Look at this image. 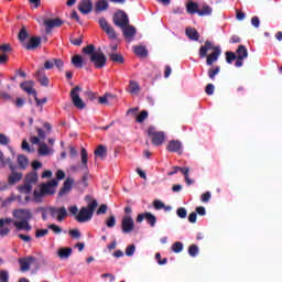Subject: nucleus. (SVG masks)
Listing matches in <instances>:
<instances>
[{
	"instance_id": "obj_53",
	"label": "nucleus",
	"mask_w": 282,
	"mask_h": 282,
	"mask_svg": "<svg viewBox=\"0 0 282 282\" xmlns=\"http://www.w3.org/2000/svg\"><path fill=\"white\" fill-rule=\"evenodd\" d=\"M83 52L85 54H88L90 56H93L94 54H96V51L94 50V45H88L86 47H84Z\"/></svg>"
},
{
	"instance_id": "obj_8",
	"label": "nucleus",
	"mask_w": 282,
	"mask_h": 282,
	"mask_svg": "<svg viewBox=\"0 0 282 282\" xmlns=\"http://www.w3.org/2000/svg\"><path fill=\"white\" fill-rule=\"evenodd\" d=\"M148 135L151 138L152 144L155 147H160V144L164 142V132H160L153 127L148 129Z\"/></svg>"
},
{
	"instance_id": "obj_60",
	"label": "nucleus",
	"mask_w": 282,
	"mask_h": 282,
	"mask_svg": "<svg viewBox=\"0 0 282 282\" xmlns=\"http://www.w3.org/2000/svg\"><path fill=\"white\" fill-rule=\"evenodd\" d=\"M153 206L156 210H162V208H164V203L162 200H154Z\"/></svg>"
},
{
	"instance_id": "obj_62",
	"label": "nucleus",
	"mask_w": 282,
	"mask_h": 282,
	"mask_svg": "<svg viewBox=\"0 0 282 282\" xmlns=\"http://www.w3.org/2000/svg\"><path fill=\"white\" fill-rule=\"evenodd\" d=\"M54 59H51V61H46L44 63V69H53L54 68Z\"/></svg>"
},
{
	"instance_id": "obj_13",
	"label": "nucleus",
	"mask_w": 282,
	"mask_h": 282,
	"mask_svg": "<svg viewBox=\"0 0 282 282\" xmlns=\"http://www.w3.org/2000/svg\"><path fill=\"white\" fill-rule=\"evenodd\" d=\"M113 23L118 28H124V25H129V17L123 11H119L113 17Z\"/></svg>"
},
{
	"instance_id": "obj_34",
	"label": "nucleus",
	"mask_w": 282,
	"mask_h": 282,
	"mask_svg": "<svg viewBox=\"0 0 282 282\" xmlns=\"http://www.w3.org/2000/svg\"><path fill=\"white\" fill-rule=\"evenodd\" d=\"M186 8L189 14H197L199 12V4L197 2H188Z\"/></svg>"
},
{
	"instance_id": "obj_10",
	"label": "nucleus",
	"mask_w": 282,
	"mask_h": 282,
	"mask_svg": "<svg viewBox=\"0 0 282 282\" xmlns=\"http://www.w3.org/2000/svg\"><path fill=\"white\" fill-rule=\"evenodd\" d=\"M70 98L73 105H75L77 109H85V104L80 98V87L76 86L75 88H73V90L70 91Z\"/></svg>"
},
{
	"instance_id": "obj_22",
	"label": "nucleus",
	"mask_w": 282,
	"mask_h": 282,
	"mask_svg": "<svg viewBox=\"0 0 282 282\" xmlns=\"http://www.w3.org/2000/svg\"><path fill=\"white\" fill-rule=\"evenodd\" d=\"M23 91H26L30 96H36V90H34V82L28 80L20 85Z\"/></svg>"
},
{
	"instance_id": "obj_38",
	"label": "nucleus",
	"mask_w": 282,
	"mask_h": 282,
	"mask_svg": "<svg viewBox=\"0 0 282 282\" xmlns=\"http://www.w3.org/2000/svg\"><path fill=\"white\" fill-rule=\"evenodd\" d=\"M133 51H134V54H137V56H141L142 58H144V56L149 54V52L147 51V47L144 46H134Z\"/></svg>"
},
{
	"instance_id": "obj_18",
	"label": "nucleus",
	"mask_w": 282,
	"mask_h": 282,
	"mask_svg": "<svg viewBox=\"0 0 282 282\" xmlns=\"http://www.w3.org/2000/svg\"><path fill=\"white\" fill-rule=\"evenodd\" d=\"M78 10L82 14H89L94 10V2L91 0H82L78 4Z\"/></svg>"
},
{
	"instance_id": "obj_42",
	"label": "nucleus",
	"mask_w": 282,
	"mask_h": 282,
	"mask_svg": "<svg viewBox=\"0 0 282 282\" xmlns=\"http://www.w3.org/2000/svg\"><path fill=\"white\" fill-rule=\"evenodd\" d=\"M72 63L74 65V67H83V57L80 55H75L72 58Z\"/></svg>"
},
{
	"instance_id": "obj_31",
	"label": "nucleus",
	"mask_w": 282,
	"mask_h": 282,
	"mask_svg": "<svg viewBox=\"0 0 282 282\" xmlns=\"http://www.w3.org/2000/svg\"><path fill=\"white\" fill-rule=\"evenodd\" d=\"M59 259H69L72 257V248H61L57 250Z\"/></svg>"
},
{
	"instance_id": "obj_20",
	"label": "nucleus",
	"mask_w": 282,
	"mask_h": 282,
	"mask_svg": "<svg viewBox=\"0 0 282 282\" xmlns=\"http://www.w3.org/2000/svg\"><path fill=\"white\" fill-rule=\"evenodd\" d=\"M121 30L127 41H133V36H135V32H137L135 26L127 24L123 28H121Z\"/></svg>"
},
{
	"instance_id": "obj_33",
	"label": "nucleus",
	"mask_w": 282,
	"mask_h": 282,
	"mask_svg": "<svg viewBox=\"0 0 282 282\" xmlns=\"http://www.w3.org/2000/svg\"><path fill=\"white\" fill-rule=\"evenodd\" d=\"M4 166H10L11 171L14 170L12 166V161L10 159H4L3 158V152L0 151V169H3Z\"/></svg>"
},
{
	"instance_id": "obj_11",
	"label": "nucleus",
	"mask_w": 282,
	"mask_h": 282,
	"mask_svg": "<svg viewBox=\"0 0 282 282\" xmlns=\"http://www.w3.org/2000/svg\"><path fill=\"white\" fill-rule=\"evenodd\" d=\"M80 166L73 165L70 166V171H78V169H84L87 171L89 169V153H87V150L85 148H82L80 150Z\"/></svg>"
},
{
	"instance_id": "obj_37",
	"label": "nucleus",
	"mask_w": 282,
	"mask_h": 282,
	"mask_svg": "<svg viewBox=\"0 0 282 282\" xmlns=\"http://www.w3.org/2000/svg\"><path fill=\"white\" fill-rule=\"evenodd\" d=\"M23 177V174L13 172L9 176V184H17L18 182H21V178Z\"/></svg>"
},
{
	"instance_id": "obj_1",
	"label": "nucleus",
	"mask_w": 282,
	"mask_h": 282,
	"mask_svg": "<svg viewBox=\"0 0 282 282\" xmlns=\"http://www.w3.org/2000/svg\"><path fill=\"white\" fill-rule=\"evenodd\" d=\"M13 226L17 230H32V226H30V219H32V212L28 208H18L13 209Z\"/></svg>"
},
{
	"instance_id": "obj_30",
	"label": "nucleus",
	"mask_w": 282,
	"mask_h": 282,
	"mask_svg": "<svg viewBox=\"0 0 282 282\" xmlns=\"http://www.w3.org/2000/svg\"><path fill=\"white\" fill-rule=\"evenodd\" d=\"M198 17H210L213 14V8L208 4H204L202 9L197 11Z\"/></svg>"
},
{
	"instance_id": "obj_5",
	"label": "nucleus",
	"mask_w": 282,
	"mask_h": 282,
	"mask_svg": "<svg viewBox=\"0 0 282 282\" xmlns=\"http://www.w3.org/2000/svg\"><path fill=\"white\" fill-rule=\"evenodd\" d=\"M96 208H98V202H90L87 207H83L79 210V214L76 216V219L79 221V224H85V221L91 220V217H94V212L96 210Z\"/></svg>"
},
{
	"instance_id": "obj_25",
	"label": "nucleus",
	"mask_w": 282,
	"mask_h": 282,
	"mask_svg": "<svg viewBox=\"0 0 282 282\" xmlns=\"http://www.w3.org/2000/svg\"><path fill=\"white\" fill-rule=\"evenodd\" d=\"M95 158L96 160H105L107 158V147L105 145H99L96 150H95Z\"/></svg>"
},
{
	"instance_id": "obj_12",
	"label": "nucleus",
	"mask_w": 282,
	"mask_h": 282,
	"mask_svg": "<svg viewBox=\"0 0 282 282\" xmlns=\"http://www.w3.org/2000/svg\"><path fill=\"white\" fill-rule=\"evenodd\" d=\"M236 63L235 65L237 67H242L243 66V61H246V58H248V48H246V46L243 45H239L238 50L236 51Z\"/></svg>"
},
{
	"instance_id": "obj_35",
	"label": "nucleus",
	"mask_w": 282,
	"mask_h": 282,
	"mask_svg": "<svg viewBox=\"0 0 282 282\" xmlns=\"http://www.w3.org/2000/svg\"><path fill=\"white\" fill-rule=\"evenodd\" d=\"M107 8H109V3L107 2V0H99L95 4V9L97 10V12H102L107 10Z\"/></svg>"
},
{
	"instance_id": "obj_17",
	"label": "nucleus",
	"mask_w": 282,
	"mask_h": 282,
	"mask_svg": "<svg viewBox=\"0 0 282 282\" xmlns=\"http://www.w3.org/2000/svg\"><path fill=\"white\" fill-rule=\"evenodd\" d=\"M148 221V224H150V226H155L158 219L155 218V216H153V214L147 212L143 214H139L137 217V224H142L143 221Z\"/></svg>"
},
{
	"instance_id": "obj_24",
	"label": "nucleus",
	"mask_w": 282,
	"mask_h": 282,
	"mask_svg": "<svg viewBox=\"0 0 282 282\" xmlns=\"http://www.w3.org/2000/svg\"><path fill=\"white\" fill-rule=\"evenodd\" d=\"M182 150V142L172 140L167 144V151H171L172 153H180Z\"/></svg>"
},
{
	"instance_id": "obj_39",
	"label": "nucleus",
	"mask_w": 282,
	"mask_h": 282,
	"mask_svg": "<svg viewBox=\"0 0 282 282\" xmlns=\"http://www.w3.org/2000/svg\"><path fill=\"white\" fill-rule=\"evenodd\" d=\"M129 91L130 94L138 96V94H140V85H138L135 82H130Z\"/></svg>"
},
{
	"instance_id": "obj_55",
	"label": "nucleus",
	"mask_w": 282,
	"mask_h": 282,
	"mask_svg": "<svg viewBox=\"0 0 282 282\" xmlns=\"http://www.w3.org/2000/svg\"><path fill=\"white\" fill-rule=\"evenodd\" d=\"M10 279V275L7 271H0V281L1 282H8Z\"/></svg>"
},
{
	"instance_id": "obj_23",
	"label": "nucleus",
	"mask_w": 282,
	"mask_h": 282,
	"mask_svg": "<svg viewBox=\"0 0 282 282\" xmlns=\"http://www.w3.org/2000/svg\"><path fill=\"white\" fill-rule=\"evenodd\" d=\"M37 135L39 137L32 135L30 138L31 144H41V141L45 140V138H46L45 131H43V129H41V128H37Z\"/></svg>"
},
{
	"instance_id": "obj_9",
	"label": "nucleus",
	"mask_w": 282,
	"mask_h": 282,
	"mask_svg": "<svg viewBox=\"0 0 282 282\" xmlns=\"http://www.w3.org/2000/svg\"><path fill=\"white\" fill-rule=\"evenodd\" d=\"M98 23H99V26L101 28V30L104 32H106L107 36H109V39H116V36H117L116 30L113 29V26H111V24H109L107 19L99 18Z\"/></svg>"
},
{
	"instance_id": "obj_21",
	"label": "nucleus",
	"mask_w": 282,
	"mask_h": 282,
	"mask_svg": "<svg viewBox=\"0 0 282 282\" xmlns=\"http://www.w3.org/2000/svg\"><path fill=\"white\" fill-rule=\"evenodd\" d=\"M44 25L47 28L46 32H50L53 28H61L63 21L61 19H45Z\"/></svg>"
},
{
	"instance_id": "obj_27",
	"label": "nucleus",
	"mask_w": 282,
	"mask_h": 282,
	"mask_svg": "<svg viewBox=\"0 0 282 282\" xmlns=\"http://www.w3.org/2000/svg\"><path fill=\"white\" fill-rule=\"evenodd\" d=\"M186 36L191 39V41H198L199 40V32H197L195 29L187 26L185 30Z\"/></svg>"
},
{
	"instance_id": "obj_2",
	"label": "nucleus",
	"mask_w": 282,
	"mask_h": 282,
	"mask_svg": "<svg viewBox=\"0 0 282 282\" xmlns=\"http://www.w3.org/2000/svg\"><path fill=\"white\" fill-rule=\"evenodd\" d=\"M198 54L200 58H206L207 56V65H213L219 61V56H221V48L213 45V42L207 41L205 42V45L200 46Z\"/></svg>"
},
{
	"instance_id": "obj_50",
	"label": "nucleus",
	"mask_w": 282,
	"mask_h": 282,
	"mask_svg": "<svg viewBox=\"0 0 282 282\" xmlns=\"http://www.w3.org/2000/svg\"><path fill=\"white\" fill-rule=\"evenodd\" d=\"M106 226L108 228H113V226H116V216H110L107 220H106Z\"/></svg>"
},
{
	"instance_id": "obj_29",
	"label": "nucleus",
	"mask_w": 282,
	"mask_h": 282,
	"mask_svg": "<svg viewBox=\"0 0 282 282\" xmlns=\"http://www.w3.org/2000/svg\"><path fill=\"white\" fill-rule=\"evenodd\" d=\"M39 45H41V37H31L25 47L26 50H36Z\"/></svg>"
},
{
	"instance_id": "obj_63",
	"label": "nucleus",
	"mask_w": 282,
	"mask_h": 282,
	"mask_svg": "<svg viewBox=\"0 0 282 282\" xmlns=\"http://www.w3.org/2000/svg\"><path fill=\"white\" fill-rule=\"evenodd\" d=\"M251 24L253 25V28H259V25H261V21L259 20L258 17H253L251 19Z\"/></svg>"
},
{
	"instance_id": "obj_32",
	"label": "nucleus",
	"mask_w": 282,
	"mask_h": 282,
	"mask_svg": "<svg viewBox=\"0 0 282 282\" xmlns=\"http://www.w3.org/2000/svg\"><path fill=\"white\" fill-rule=\"evenodd\" d=\"M36 76L41 85H43L44 87H47V85H50V79L47 78V76L43 75V69L39 70Z\"/></svg>"
},
{
	"instance_id": "obj_61",
	"label": "nucleus",
	"mask_w": 282,
	"mask_h": 282,
	"mask_svg": "<svg viewBox=\"0 0 282 282\" xmlns=\"http://www.w3.org/2000/svg\"><path fill=\"white\" fill-rule=\"evenodd\" d=\"M70 237H73V239H79L80 238V231H78V229H72L69 231Z\"/></svg>"
},
{
	"instance_id": "obj_6",
	"label": "nucleus",
	"mask_w": 282,
	"mask_h": 282,
	"mask_svg": "<svg viewBox=\"0 0 282 282\" xmlns=\"http://www.w3.org/2000/svg\"><path fill=\"white\" fill-rule=\"evenodd\" d=\"M90 62L93 63V65H95L96 69H102V67L107 65V56H105V53L96 51L90 56Z\"/></svg>"
},
{
	"instance_id": "obj_7",
	"label": "nucleus",
	"mask_w": 282,
	"mask_h": 282,
	"mask_svg": "<svg viewBox=\"0 0 282 282\" xmlns=\"http://www.w3.org/2000/svg\"><path fill=\"white\" fill-rule=\"evenodd\" d=\"M135 229V220H133V216L124 215L121 219V230L124 234L133 232Z\"/></svg>"
},
{
	"instance_id": "obj_59",
	"label": "nucleus",
	"mask_w": 282,
	"mask_h": 282,
	"mask_svg": "<svg viewBox=\"0 0 282 282\" xmlns=\"http://www.w3.org/2000/svg\"><path fill=\"white\" fill-rule=\"evenodd\" d=\"M210 197H212L210 192H206L205 194H203L200 196V199L203 203H208V202H210Z\"/></svg>"
},
{
	"instance_id": "obj_43",
	"label": "nucleus",
	"mask_w": 282,
	"mask_h": 282,
	"mask_svg": "<svg viewBox=\"0 0 282 282\" xmlns=\"http://www.w3.org/2000/svg\"><path fill=\"white\" fill-rule=\"evenodd\" d=\"M149 118V112L147 110H142L141 113L137 117V122L142 123Z\"/></svg>"
},
{
	"instance_id": "obj_36",
	"label": "nucleus",
	"mask_w": 282,
	"mask_h": 282,
	"mask_svg": "<svg viewBox=\"0 0 282 282\" xmlns=\"http://www.w3.org/2000/svg\"><path fill=\"white\" fill-rule=\"evenodd\" d=\"M18 164H19L20 169H28V166H30V161L28 160V158L25 155H19Z\"/></svg>"
},
{
	"instance_id": "obj_4",
	"label": "nucleus",
	"mask_w": 282,
	"mask_h": 282,
	"mask_svg": "<svg viewBox=\"0 0 282 282\" xmlns=\"http://www.w3.org/2000/svg\"><path fill=\"white\" fill-rule=\"evenodd\" d=\"M36 182H39V175L36 172L30 173L25 176L24 184L17 187L18 192L22 195V199L30 197V193H32V186H34Z\"/></svg>"
},
{
	"instance_id": "obj_26",
	"label": "nucleus",
	"mask_w": 282,
	"mask_h": 282,
	"mask_svg": "<svg viewBox=\"0 0 282 282\" xmlns=\"http://www.w3.org/2000/svg\"><path fill=\"white\" fill-rule=\"evenodd\" d=\"M72 186H74L73 178H66L64 182L63 188L59 191V195H67L69 191H72Z\"/></svg>"
},
{
	"instance_id": "obj_56",
	"label": "nucleus",
	"mask_w": 282,
	"mask_h": 282,
	"mask_svg": "<svg viewBox=\"0 0 282 282\" xmlns=\"http://www.w3.org/2000/svg\"><path fill=\"white\" fill-rule=\"evenodd\" d=\"M25 39H28V31L25 30V28H23L19 33V40L23 42L25 41Z\"/></svg>"
},
{
	"instance_id": "obj_14",
	"label": "nucleus",
	"mask_w": 282,
	"mask_h": 282,
	"mask_svg": "<svg viewBox=\"0 0 282 282\" xmlns=\"http://www.w3.org/2000/svg\"><path fill=\"white\" fill-rule=\"evenodd\" d=\"M50 213L57 221H63L67 217V209L65 207H51Z\"/></svg>"
},
{
	"instance_id": "obj_57",
	"label": "nucleus",
	"mask_w": 282,
	"mask_h": 282,
	"mask_svg": "<svg viewBox=\"0 0 282 282\" xmlns=\"http://www.w3.org/2000/svg\"><path fill=\"white\" fill-rule=\"evenodd\" d=\"M47 232H50V230H47V229H37L35 232V237H37V238L45 237V235H47Z\"/></svg>"
},
{
	"instance_id": "obj_48",
	"label": "nucleus",
	"mask_w": 282,
	"mask_h": 282,
	"mask_svg": "<svg viewBox=\"0 0 282 282\" xmlns=\"http://www.w3.org/2000/svg\"><path fill=\"white\" fill-rule=\"evenodd\" d=\"M135 253V247L133 245H129L126 248V254L127 257H133V254Z\"/></svg>"
},
{
	"instance_id": "obj_19",
	"label": "nucleus",
	"mask_w": 282,
	"mask_h": 282,
	"mask_svg": "<svg viewBox=\"0 0 282 282\" xmlns=\"http://www.w3.org/2000/svg\"><path fill=\"white\" fill-rule=\"evenodd\" d=\"M14 219L12 218H6V219H0V235L1 237H6L10 232V224H13Z\"/></svg>"
},
{
	"instance_id": "obj_54",
	"label": "nucleus",
	"mask_w": 282,
	"mask_h": 282,
	"mask_svg": "<svg viewBox=\"0 0 282 282\" xmlns=\"http://www.w3.org/2000/svg\"><path fill=\"white\" fill-rule=\"evenodd\" d=\"M205 91L208 96H213V94H215V86L213 84H208L205 88Z\"/></svg>"
},
{
	"instance_id": "obj_44",
	"label": "nucleus",
	"mask_w": 282,
	"mask_h": 282,
	"mask_svg": "<svg viewBox=\"0 0 282 282\" xmlns=\"http://www.w3.org/2000/svg\"><path fill=\"white\" fill-rule=\"evenodd\" d=\"M188 254L191 257H197V254H199V248L196 245H192L188 248Z\"/></svg>"
},
{
	"instance_id": "obj_28",
	"label": "nucleus",
	"mask_w": 282,
	"mask_h": 282,
	"mask_svg": "<svg viewBox=\"0 0 282 282\" xmlns=\"http://www.w3.org/2000/svg\"><path fill=\"white\" fill-rule=\"evenodd\" d=\"M37 144H40L37 149L39 155H52L53 153L52 148L47 147V144L45 143H37Z\"/></svg>"
},
{
	"instance_id": "obj_16",
	"label": "nucleus",
	"mask_w": 282,
	"mask_h": 282,
	"mask_svg": "<svg viewBox=\"0 0 282 282\" xmlns=\"http://www.w3.org/2000/svg\"><path fill=\"white\" fill-rule=\"evenodd\" d=\"M34 263H36V259H34V257L21 258L19 260L21 272H28Z\"/></svg>"
},
{
	"instance_id": "obj_49",
	"label": "nucleus",
	"mask_w": 282,
	"mask_h": 282,
	"mask_svg": "<svg viewBox=\"0 0 282 282\" xmlns=\"http://www.w3.org/2000/svg\"><path fill=\"white\" fill-rule=\"evenodd\" d=\"M176 215L181 218V219H186V215H187V212H186V208L184 207H180L176 212Z\"/></svg>"
},
{
	"instance_id": "obj_3",
	"label": "nucleus",
	"mask_w": 282,
	"mask_h": 282,
	"mask_svg": "<svg viewBox=\"0 0 282 282\" xmlns=\"http://www.w3.org/2000/svg\"><path fill=\"white\" fill-rule=\"evenodd\" d=\"M57 186H58V181H56L55 178L48 181L47 183L41 184L33 192L35 202H41V199H43V197L47 195H54V193H56Z\"/></svg>"
},
{
	"instance_id": "obj_47",
	"label": "nucleus",
	"mask_w": 282,
	"mask_h": 282,
	"mask_svg": "<svg viewBox=\"0 0 282 282\" xmlns=\"http://www.w3.org/2000/svg\"><path fill=\"white\" fill-rule=\"evenodd\" d=\"M237 58V54L232 53V52H227L226 53V62L227 63H232V61H236Z\"/></svg>"
},
{
	"instance_id": "obj_41",
	"label": "nucleus",
	"mask_w": 282,
	"mask_h": 282,
	"mask_svg": "<svg viewBox=\"0 0 282 282\" xmlns=\"http://www.w3.org/2000/svg\"><path fill=\"white\" fill-rule=\"evenodd\" d=\"M111 100H113V95L111 94H106L105 96L99 97L100 105H109Z\"/></svg>"
},
{
	"instance_id": "obj_45",
	"label": "nucleus",
	"mask_w": 282,
	"mask_h": 282,
	"mask_svg": "<svg viewBox=\"0 0 282 282\" xmlns=\"http://www.w3.org/2000/svg\"><path fill=\"white\" fill-rule=\"evenodd\" d=\"M172 250L173 252H176V253L182 252V250H184V243L175 242L174 245H172Z\"/></svg>"
},
{
	"instance_id": "obj_51",
	"label": "nucleus",
	"mask_w": 282,
	"mask_h": 282,
	"mask_svg": "<svg viewBox=\"0 0 282 282\" xmlns=\"http://www.w3.org/2000/svg\"><path fill=\"white\" fill-rule=\"evenodd\" d=\"M0 144L6 147L7 144H10V138L8 135L0 133Z\"/></svg>"
},
{
	"instance_id": "obj_52",
	"label": "nucleus",
	"mask_w": 282,
	"mask_h": 282,
	"mask_svg": "<svg viewBox=\"0 0 282 282\" xmlns=\"http://www.w3.org/2000/svg\"><path fill=\"white\" fill-rule=\"evenodd\" d=\"M50 230H52L55 235H61L63 229L57 225H48Z\"/></svg>"
},
{
	"instance_id": "obj_15",
	"label": "nucleus",
	"mask_w": 282,
	"mask_h": 282,
	"mask_svg": "<svg viewBox=\"0 0 282 282\" xmlns=\"http://www.w3.org/2000/svg\"><path fill=\"white\" fill-rule=\"evenodd\" d=\"M31 197L30 196H24L23 198V195H14V194H11L6 200H4V204L8 205V204H12V202H19V204H22V206H25V204H29V202H31Z\"/></svg>"
},
{
	"instance_id": "obj_58",
	"label": "nucleus",
	"mask_w": 282,
	"mask_h": 282,
	"mask_svg": "<svg viewBox=\"0 0 282 282\" xmlns=\"http://www.w3.org/2000/svg\"><path fill=\"white\" fill-rule=\"evenodd\" d=\"M22 150L26 151L28 153H32V151H34V150L30 149V143H28L26 140L22 141Z\"/></svg>"
},
{
	"instance_id": "obj_46",
	"label": "nucleus",
	"mask_w": 282,
	"mask_h": 282,
	"mask_svg": "<svg viewBox=\"0 0 282 282\" xmlns=\"http://www.w3.org/2000/svg\"><path fill=\"white\" fill-rule=\"evenodd\" d=\"M219 66H217V67H215V68H210L209 70H208V76H209V78L212 79V80H215V76L217 75V74H219Z\"/></svg>"
},
{
	"instance_id": "obj_64",
	"label": "nucleus",
	"mask_w": 282,
	"mask_h": 282,
	"mask_svg": "<svg viewBox=\"0 0 282 282\" xmlns=\"http://www.w3.org/2000/svg\"><path fill=\"white\" fill-rule=\"evenodd\" d=\"M54 65L57 67V69H63L65 63H63L62 59H54Z\"/></svg>"
},
{
	"instance_id": "obj_40",
	"label": "nucleus",
	"mask_w": 282,
	"mask_h": 282,
	"mask_svg": "<svg viewBox=\"0 0 282 282\" xmlns=\"http://www.w3.org/2000/svg\"><path fill=\"white\" fill-rule=\"evenodd\" d=\"M110 61H113V63H124V58L121 54L118 53H109Z\"/></svg>"
}]
</instances>
